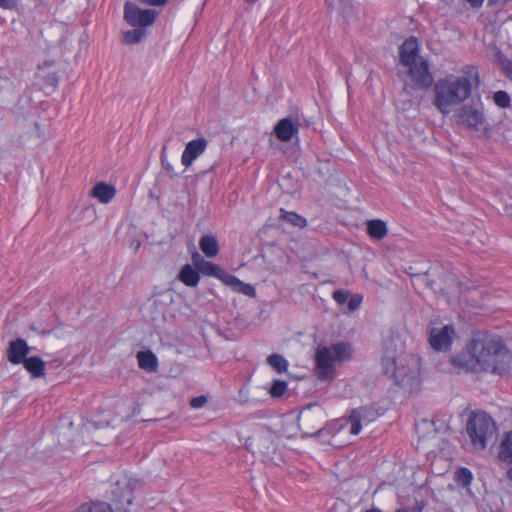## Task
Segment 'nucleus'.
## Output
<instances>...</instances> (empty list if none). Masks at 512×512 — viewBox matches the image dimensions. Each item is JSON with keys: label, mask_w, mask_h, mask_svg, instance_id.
I'll use <instances>...</instances> for the list:
<instances>
[{"label": "nucleus", "mask_w": 512, "mask_h": 512, "mask_svg": "<svg viewBox=\"0 0 512 512\" xmlns=\"http://www.w3.org/2000/svg\"><path fill=\"white\" fill-rule=\"evenodd\" d=\"M468 350L481 371L503 376L512 369V352L500 337L477 334Z\"/></svg>", "instance_id": "obj_1"}, {"label": "nucleus", "mask_w": 512, "mask_h": 512, "mask_svg": "<svg viewBox=\"0 0 512 512\" xmlns=\"http://www.w3.org/2000/svg\"><path fill=\"white\" fill-rule=\"evenodd\" d=\"M472 83L466 76L448 75L436 81L433 105L443 115L450 114L471 95Z\"/></svg>", "instance_id": "obj_2"}, {"label": "nucleus", "mask_w": 512, "mask_h": 512, "mask_svg": "<svg viewBox=\"0 0 512 512\" xmlns=\"http://www.w3.org/2000/svg\"><path fill=\"white\" fill-rule=\"evenodd\" d=\"M352 355L351 344L344 341L319 347L314 356L316 376L322 381L332 380L335 376V366L350 360Z\"/></svg>", "instance_id": "obj_3"}, {"label": "nucleus", "mask_w": 512, "mask_h": 512, "mask_svg": "<svg viewBox=\"0 0 512 512\" xmlns=\"http://www.w3.org/2000/svg\"><path fill=\"white\" fill-rule=\"evenodd\" d=\"M471 444L476 450H484L496 433V424L486 412H473L466 425Z\"/></svg>", "instance_id": "obj_4"}, {"label": "nucleus", "mask_w": 512, "mask_h": 512, "mask_svg": "<svg viewBox=\"0 0 512 512\" xmlns=\"http://www.w3.org/2000/svg\"><path fill=\"white\" fill-rule=\"evenodd\" d=\"M133 483L124 476L116 480L110 487L109 498L112 502L113 512H129V506L133 503Z\"/></svg>", "instance_id": "obj_5"}, {"label": "nucleus", "mask_w": 512, "mask_h": 512, "mask_svg": "<svg viewBox=\"0 0 512 512\" xmlns=\"http://www.w3.org/2000/svg\"><path fill=\"white\" fill-rule=\"evenodd\" d=\"M455 121L458 125L479 131L485 123V116L481 105H462L455 110Z\"/></svg>", "instance_id": "obj_6"}, {"label": "nucleus", "mask_w": 512, "mask_h": 512, "mask_svg": "<svg viewBox=\"0 0 512 512\" xmlns=\"http://www.w3.org/2000/svg\"><path fill=\"white\" fill-rule=\"evenodd\" d=\"M124 18L133 27H146L156 18L154 10H141L135 4L127 2L124 7Z\"/></svg>", "instance_id": "obj_7"}, {"label": "nucleus", "mask_w": 512, "mask_h": 512, "mask_svg": "<svg viewBox=\"0 0 512 512\" xmlns=\"http://www.w3.org/2000/svg\"><path fill=\"white\" fill-rule=\"evenodd\" d=\"M408 73L418 88H427L433 82V77L429 71V66L426 60L421 59L414 64L407 65Z\"/></svg>", "instance_id": "obj_8"}, {"label": "nucleus", "mask_w": 512, "mask_h": 512, "mask_svg": "<svg viewBox=\"0 0 512 512\" xmlns=\"http://www.w3.org/2000/svg\"><path fill=\"white\" fill-rule=\"evenodd\" d=\"M454 334L455 329L452 325H446L441 329H431L429 337L431 347L436 351L449 349Z\"/></svg>", "instance_id": "obj_9"}, {"label": "nucleus", "mask_w": 512, "mask_h": 512, "mask_svg": "<svg viewBox=\"0 0 512 512\" xmlns=\"http://www.w3.org/2000/svg\"><path fill=\"white\" fill-rule=\"evenodd\" d=\"M207 145L208 141L203 137L188 142L181 156L182 165L190 167L194 160L204 153Z\"/></svg>", "instance_id": "obj_10"}, {"label": "nucleus", "mask_w": 512, "mask_h": 512, "mask_svg": "<svg viewBox=\"0 0 512 512\" xmlns=\"http://www.w3.org/2000/svg\"><path fill=\"white\" fill-rule=\"evenodd\" d=\"M299 121L289 117L280 119L274 127L275 136L282 142L290 141L299 131Z\"/></svg>", "instance_id": "obj_11"}, {"label": "nucleus", "mask_w": 512, "mask_h": 512, "mask_svg": "<svg viewBox=\"0 0 512 512\" xmlns=\"http://www.w3.org/2000/svg\"><path fill=\"white\" fill-rule=\"evenodd\" d=\"M30 348L26 341L22 338L10 341L7 348V359L10 363L17 365L22 364L27 358Z\"/></svg>", "instance_id": "obj_12"}, {"label": "nucleus", "mask_w": 512, "mask_h": 512, "mask_svg": "<svg viewBox=\"0 0 512 512\" xmlns=\"http://www.w3.org/2000/svg\"><path fill=\"white\" fill-rule=\"evenodd\" d=\"M400 61L404 66L414 64L421 59L418 55V43L416 38L410 37L399 48Z\"/></svg>", "instance_id": "obj_13"}, {"label": "nucleus", "mask_w": 512, "mask_h": 512, "mask_svg": "<svg viewBox=\"0 0 512 512\" xmlns=\"http://www.w3.org/2000/svg\"><path fill=\"white\" fill-rule=\"evenodd\" d=\"M368 414L369 411L365 407H360L358 409L352 410L348 418V422L350 424L349 432L352 435L359 434L362 428V423H368L370 421Z\"/></svg>", "instance_id": "obj_14"}, {"label": "nucleus", "mask_w": 512, "mask_h": 512, "mask_svg": "<svg viewBox=\"0 0 512 512\" xmlns=\"http://www.w3.org/2000/svg\"><path fill=\"white\" fill-rule=\"evenodd\" d=\"M91 196L96 198L100 203H109L116 195L114 186L105 182H99L94 185L90 192Z\"/></svg>", "instance_id": "obj_15"}, {"label": "nucleus", "mask_w": 512, "mask_h": 512, "mask_svg": "<svg viewBox=\"0 0 512 512\" xmlns=\"http://www.w3.org/2000/svg\"><path fill=\"white\" fill-rule=\"evenodd\" d=\"M22 364L33 378L45 376V362L40 357H27Z\"/></svg>", "instance_id": "obj_16"}, {"label": "nucleus", "mask_w": 512, "mask_h": 512, "mask_svg": "<svg viewBox=\"0 0 512 512\" xmlns=\"http://www.w3.org/2000/svg\"><path fill=\"white\" fill-rule=\"evenodd\" d=\"M224 283L231 287L234 291L239 292L243 295L249 297H254L256 295V290L252 285L242 282L234 275L229 274L228 276H226V280Z\"/></svg>", "instance_id": "obj_17"}, {"label": "nucleus", "mask_w": 512, "mask_h": 512, "mask_svg": "<svg viewBox=\"0 0 512 512\" xmlns=\"http://www.w3.org/2000/svg\"><path fill=\"white\" fill-rule=\"evenodd\" d=\"M136 358L141 369L148 372H154L157 370L158 360L152 351H140L137 353Z\"/></svg>", "instance_id": "obj_18"}, {"label": "nucleus", "mask_w": 512, "mask_h": 512, "mask_svg": "<svg viewBox=\"0 0 512 512\" xmlns=\"http://www.w3.org/2000/svg\"><path fill=\"white\" fill-rule=\"evenodd\" d=\"M179 280L189 287H195L199 283V271L194 269L191 265H184L178 275Z\"/></svg>", "instance_id": "obj_19"}, {"label": "nucleus", "mask_w": 512, "mask_h": 512, "mask_svg": "<svg viewBox=\"0 0 512 512\" xmlns=\"http://www.w3.org/2000/svg\"><path fill=\"white\" fill-rule=\"evenodd\" d=\"M367 233L375 240H382L388 233L387 225L380 219H373L367 222Z\"/></svg>", "instance_id": "obj_20"}, {"label": "nucleus", "mask_w": 512, "mask_h": 512, "mask_svg": "<svg viewBox=\"0 0 512 512\" xmlns=\"http://www.w3.org/2000/svg\"><path fill=\"white\" fill-rule=\"evenodd\" d=\"M199 247L208 258L215 257L219 252L218 241L213 235L202 236L199 240Z\"/></svg>", "instance_id": "obj_21"}, {"label": "nucleus", "mask_w": 512, "mask_h": 512, "mask_svg": "<svg viewBox=\"0 0 512 512\" xmlns=\"http://www.w3.org/2000/svg\"><path fill=\"white\" fill-rule=\"evenodd\" d=\"M202 273L207 276H214L218 279H220L223 283L226 280V276L229 275L226 271H224L222 268H220L218 265L205 261L203 262V265L199 269V274Z\"/></svg>", "instance_id": "obj_22"}, {"label": "nucleus", "mask_w": 512, "mask_h": 512, "mask_svg": "<svg viewBox=\"0 0 512 512\" xmlns=\"http://www.w3.org/2000/svg\"><path fill=\"white\" fill-rule=\"evenodd\" d=\"M498 457L501 461L512 464V431L507 433L501 442Z\"/></svg>", "instance_id": "obj_23"}, {"label": "nucleus", "mask_w": 512, "mask_h": 512, "mask_svg": "<svg viewBox=\"0 0 512 512\" xmlns=\"http://www.w3.org/2000/svg\"><path fill=\"white\" fill-rule=\"evenodd\" d=\"M280 219L298 228H304L307 225V220L303 216L283 208L280 209Z\"/></svg>", "instance_id": "obj_24"}, {"label": "nucleus", "mask_w": 512, "mask_h": 512, "mask_svg": "<svg viewBox=\"0 0 512 512\" xmlns=\"http://www.w3.org/2000/svg\"><path fill=\"white\" fill-rule=\"evenodd\" d=\"M394 377L398 385L407 387L413 386L417 383V375L414 371L410 373H404L402 369L396 368L394 372Z\"/></svg>", "instance_id": "obj_25"}, {"label": "nucleus", "mask_w": 512, "mask_h": 512, "mask_svg": "<svg viewBox=\"0 0 512 512\" xmlns=\"http://www.w3.org/2000/svg\"><path fill=\"white\" fill-rule=\"evenodd\" d=\"M267 363L278 373L286 372L288 368L287 360L279 354L270 355L267 358Z\"/></svg>", "instance_id": "obj_26"}, {"label": "nucleus", "mask_w": 512, "mask_h": 512, "mask_svg": "<svg viewBox=\"0 0 512 512\" xmlns=\"http://www.w3.org/2000/svg\"><path fill=\"white\" fill-rule=\"evenodd\" d=\"M472 473L467 468H460L455 473V481L462 487H467L471 484Z\"/></svg>", "instance_id": "obj_27"}, {"label": "nucleus", "mask_w": 512, "mask_h": 512, "mask_svg": "<svg viewBox=\"0 0 512 512\" xmlns=\"http://www.w3.org/2000/svg\"><path fill=\"white\" fill-rule=\"evenodd\" d=\"M145 36L143 29H134L124 33V41L127 44L139 43Z\"/></svg>", "instance_id": "obj_28"}, {"label": "nucleus", "mask_w": 512, "mask_h": 512, "mask_svg": "<svg viewBox=\"0 0 512 512\" xmlns=\"http://www.w3.org/2000/svg\"><path fill=\"white\" fill-rule=\"evenodd\" d=\"M497 60L500 64L503 74L510 80H512V61L505 57L502 53L497 54Z\"/></svg>", "instance_id": "obj_29"}, {"label": "nucleus", "mask_w": 512, "mask_h": 512, "mask_svg": "<svg viewBox=\"0 0 512 512\" xmlns=\"http://www.w3.org/2000/svg\"><path fill=\"white\" fill-rule=\"evenodd\" d=\"M494 102L500 108H507L510 105V96L507 92L499 90L494 94Z\"/></svg>", "instance_id": "obj_30"}, {"label": "nucleus", "mask_w": 512, "mask_h": 512, "mask_svg": "<svg viewBox=\"0 0 512 512\" xmlns=\"http://www.w3.org/2000/svg\"><path fill=\"white\" fill-rule=\"evenodd\" d=\"M287 390V382L282 380H275L270 388L272 397H281Z\"/></svg>", "instance_id": "obj_31"}, {"label": "nucleus", "mask_w": 512, "mask_h": 512, "mask_svg": "<svg viewBox=\"0 0 512 512\" xmlns=\"http://www.w3.org/2000/svg\"><path fill=\"white\" fill-rule=\"evenodd\" d=\"M349 293L345 290H335L332 294L333 299L342 305L348 300Z\"/></svg>", "instance_id": "obj_32"}, {"label": "nucleus", "mask_w": 512, "mask_h": 512, "mask_svg": "<svg viewBox=\"0 0 512 512\" xmlns=\"http://www.w3.org/2000/svg\"><path fill=\"white\" fill-rule=\"evenodd\" d=\"M362 296L359 295V294H356V295H353L349 300H348V309L350 311H355L357 310L361 303H362Z\"/></svg>", "instance_id": "obj_33"}, {"label": "nucleus", "mask_w": 512, "mask_h": 512, "mask_svg": "<svg viewBox=\"0 0 512 512\" xmlns=\"http://www.w3.org/2000/svg\"><path fill=\"white\" fill-rule=\"evenodd\" d=\"M192 263L195 266L196 270L199 271L200 267L203 265V262L206 260L198 253L194 252L191 256Z\"/></svg>", "instance_id": "obj_34"}, {"label": "nucleus", "mask_w": 512, "mask_h": 512, "mask_svg": "<svg viewBox=\"0 0 512 512\" xmlns=\"http://www.w3.org/2000/svg\"><path fill=\"white\" fill-rule=\"evenodd\" d=\"M206 401H207L206 397L199 396V397L192 398L190 401V405H191V407L197 409V408H201L202 406H204Z\"/></svg>", "instance_id": "obj_35"}, {"label": "nucleus", "mask_w": 512, "mask_h": 512, "mask_svg": "<svg viewBox=\"0 0 512 512\" xmlns=\"http://www.w3.org/2000/svg\"><path fill=\"white\" fill-rule=\"evenodd\" d=\"M0 7L12 10L16 7V0H0Z\"/></svg>", "instance_id": "obj_36"}, {"label": "nucleus", "mask_w": 512, "mask_h": 512, "mask_svg": "<svg viewBox=\"0 0 512 512\" xmlns=\"http://www.w3.org/2000/svg\"><path fill=\"white\" fill-rule=\"evenodd\" d=\"M161 163L163 168L170 174V177L176 176L173 166L169 162H167L163 156L161 158Z\"/></svg>", "instance_id": "obj_37"}, {"label": "nucleus", "mask_w": 512, "mask_h": 512, "mask_svg": "<svg viewBox=\"0 0 512 512\" xmlns=\"http://www.w3.org/2000/svg\"><path fill=\"white\" fill-rule=\"evenodd\" d=\"M138 1L143 4L152 5V6H161L167 2V0H138Z\"/></svg>", "instance_id": "obj_38"}, {"label": "nucleus", "mask_w": 512, "mask_h": 512, "mask_svg": "<svg viewBox=\"0 0 512 512\" xmlns=\"http://www.w3.org/2000/svg\"><path fill=\"white\" fill-rule=\"evenodd\" d=\"M58 82V77L55 73L47 76L46 83L50 86H55Z\"/></svg>", "instance_id": "obj_39"}, {"label": "nucleus", "mask_w": 512, "mask_h": 512, "mask_svg": "<svg viewBox=\"0 0 512 512\" xmlns=\"http://www.w3.org/2000/svg\"><path fill=\"white\" fill-rule=\"evenodd\" d=\"M473 7H479L483 0H467Z\"/></svg>", "instance_id": "obj_40"}, {"label": "nucleus", "mask_w": 512, "mask_h": 512, "mask_svg": "<svg viewBox=\"0 0 512 512\" xmlns=\"http://www.w3.org/2000/svg\"><path fill=\"white\" fill-rule=\"evenodd\" d=\"M507 478L512 481V467L507 471Z\"/></svg>", "instance_id": "obj_41"}, {"label": "nucleus", "mask_w": 512, "mask_h": 512, "mask_svg": "<svg viewBox=\"0 0 512 512\" xmlns=\"http://www.w3.org/2000/svg\"><path fill=\"white\" fill-rule=\"evenodd\" d=\"M365 512H381V511L378 509H369V510H366Z\"/></svg>", "instance_id": "obj_42"}]
</instances>
